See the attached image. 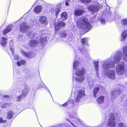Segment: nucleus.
I'll return each instance as SVG.
<instances>
[{
    "instance_id": "obj_38",
    "label": "nucleus",
    "mask_w": 127,
    "mask_h": 127,
    "mask_svg": "<svg viewBox=\"0 0 127 127\" xmlns=\"http://www.w3.org/2000/svg\"><path fill=\"white\" fill-rule=\"evenodd\" d=\"M9 105L8 103H4L1 105V108H4L6 107L7 106Z\"/></svg>"
},
{
    "instance_id": "obj_48",
    "label": "nucleus",
    "mask_w": 127,
    "mask_h": 127,
    "mask_svg": "<svg viewBox=\"0 0 127 127\" xmlns=\"http://www.w3.org/2000/svg\"><path fill=\"white\" fill-rule=\"evenodd\" d=\"M70 0H66V1H69Z\"/></svg>"
},
{
    "instance_id": "obj_29",
    "label": "nucleus",
    "mask_w": 127,
    "mask_h": 127,
    "mask_svg": "<svg viewBox=\"0 0 127 127\" xmlns=\"http://www.w3.org/2000/svg\"><path fill=\"white\" fill-rule=\"evenodd\" d=\"M98 62H94V65L95 69L96 71H97L98 70Z\"/></svg>"
},
{
    "instance_id": "obj_34",
    "label": "nucleus",
    "mask_w": 127,
    "mask_h": 127,
    "mask_svg": "<svg viewBox=\"0 0 127 127\" xmlns=\"http://www.w3.org/2000/svg\"><path fill=\"white\" fill-rule=\"evenodd\" d=\"M24 54V55H25L26 57H27L29 58H32V57L31 55V53H26L25 52H24V53H23Z\"/></svg>"
},
{
    "instance_id": "obj_46",
    "label": "nucleus",
    "mask_w": 127,
    "mask_h": 127,
    "mask_svg": "<svg viewBox=\"0 0 127 127\" xmlns=\"http://www.w3.org/2000/svg\"><path fill=\"white\" fill-rule=\"evenodd\" d=\"M67 104V102H66L63 104V105L64 106H66Z\"/></svg>"
},
{
    "instance_id": "obj_28",
    "label": "nucleus",
    "mask_w": 127,
    "mask_h": 127,
    "mask_svg": "<svg viewBox=\"0 0 127 127\" xmlns=\"http://www.w3.org/2000/svg\"><path fill=\"white\" fill-rule=\"evenodd\" d=\"M25 97V96L21 94L20 96L17 97V101H20L24 98Z\"/></svg>"
},
{
    "instance_id": "obj_16",
    "label": "nucleus",
    "mask_w": 127,
    "mask_h": 127,
    "mask_svg": "<svg viewBox=\"0 0 127 127\" xmlns=\"http://www.w3.org/2000/svg\"><path fill=\"white\" fill-rule=\"evenodd\" d=\"M127 30H125L124 31L122 35L121 40L123 41L127 37Z\"/></svg>"
},
{
    "instance_id": "obj_21",
    "label": "nucleus",
    "mask_w": 127,
    "mask_h": 127,
    "mask_svg": "<svg viewBox=\"0 0 127 127\" xmlns=\"http://www.w3.org/2000/svg\"><path fill=\"white\" fill-rule=\"evenodd\" d=\"M123 54L124 56L123 57L124 60H126V58L127 57V46L124 48Z\"/></svg>"
},
{
    "instance_id": "obj_39",
    "label": "nucleus",
    "mask_w": 127,
    "mask_h": 127,
    "mask_svg": "<svg viewBox=\"0 0 127 127\" xmlns=\"http://www.w3.org/2000/svg\"><path fill=\"white\" fill-rule=\"evenodd\" d=\"M6 122V120H3L2 118H0V123H3Z\"/></svg>"
},
{
    "instance_id": "obj_7",
    "label": "nucleus",
    "mask_w": 127,
    "mask_h": 127,
    "mask_svg": "<svg viewBox=\"0 0 127 127\" xmlns=\"http://www.w3.org/2000/svg\"><path fill=\"white\" fill-rule=\"evenodd\" d=\"M120 93L119 90H116L113 91L111 93V99L113 100L116 98L117 97Z\"/></svg>"
},
{
    "instance_id": "obj_37",
    "label": "nucleus",
    "mask_w": 127,
    "mask_h": 127,
    "mask_svg": "<svg viewBox=\"0 0 127 127\" xmlns=\"http://www.w3.org/2000/svg\"><path fill=\"white\" fill-rule=\"evenodd\" d=\"M60 8H58V9H56L55 10V12L56 15V16H58V14L60 12Z\"/></svg>"
},
{
    "instance_id": "obj_36",
    "label": "nucleus",
    "mask_w": 127,
    "mask_h": 127,
    "mask_svg": "<svg viewBox=\"0 0 127 127\" xmlns=\"http://www.w3.org/2000/svg\"><path fill=\"white\" fill-rule=\"evenodd\" d=\"M87 39L86 38H84L82 39L81 41L83 44H84L87 42Z\"/></svg>"
},
{
    "instance_id": "obj_25",
    "label": "nucleus",
    "mask_w": 127,
    "mask_h": 127,
    "mask_svg": "<svg viewBox=\"0 0 127 127\" xmlns=\"http://www.w3.org/2000/svg\"><path fill=\"white\" fill-rule=\"evenodd\" d=\"M67 14L65 12H63L61 14V17L63 20L66 19L67 17Z\"/></svg>"
},
{
    "instance_id": "obj_15",
    "label": "nucleus",
    "mask_w": 127,
    "mask_h": 127,
    "mask_svg": "<svg viewBox=\"0 0 127 127\" xmlns=\"http://www.w3.org/2000/svg\"><path fill=\"white\" fill-rule=\"evenodd\" d=\"M104 96H100L96 99V101L98 104L103 103L104 102Z\"/></svg>"
},
{
    "instance_id": "obj_17",
    "label": "nucleus",
    "mask_w": 127,
    "mask_h": 127,
    "mask_svg": "<svg viewBox=\"0 0 127 127\" xmlns=\"http://www.w3.org/2000/svg\"><path fill=\"white\" fill-rule=\"evenodd\" d=\"M38 42L35 40H31L29 41V44L31 46H34L37 45Z\"/></svg>"
},
{
    "instance_id": "obj_10",
    "label": "nucleus",
    "mask_w": 127,
    "mask_h": 127,
    "mask_svg": "<svg viewBox=\"0 0 127 127\" xmlns=\"http://www.w3.org/2000/svg\"><path fill=\"white\" fill-rule=\"evenodd\" d=\"M122 53L118 52L116 54L114 58V62L115 63H117L120 60L121 57Z\"/></svg>"
},
{
    "instance_id": "obj_20",
    "label": "nucleus",
    "mask_w": 127,
    "mask_h": 127,
    "mask_svg": "<svg viewBox=\"0 0 127 127\" xmlns=\"http://www.w3.org/2000/svg\"><path fill=\"white\" fill-rule=\"evenodd\" d=\"M11 29L12 27L11 26H7L6 28L3 31V34H5L6 33L10 32L11 30Z\"/></svg>"
},
{
    "instance_id": "obj_31",
    "label": "nucleus",
    "mask_w": 127,
    "mask_h": 127,
    "mask_svg": "<svg viewBox=\"0 0 127 127\" xmlns=\"http://www.w3.org/2000/svg\"><path fill=\"white\" fill-rule=\"evenodd\" d=\"M6 39L5 38H1V43L3 46V44H6Z\"/></svg>"
},
{
    "instance_id": "obj_6",
    "label": "nucleus",
    "mask_w": 127,
    "mask_h": 127,
    "mask_svg": "<svg viewBox=\"0 0 127 127\" xmlns=\"http://www.w3.org/2000/svg\"><path fill=\"white\" fill-rule=\"evenodd\" d=\"M114 66V64L112 62L105 61L103 65V68L105 70L112 67Z\"/></svg>"
},
{
    "instance_id": "obj_13",
    "label": "nucleus",
    "mask_w": 127,
    "mask_h": 127,
    "mask_svg": "<svg viewBox=\"0 0 127 127\" xmlns=\"http://www.w3.org/2000/svg\"><path fill=\"white\" fill-rule=\"evenodd\" d=\"M88 8L90 10L96 12L98 10L99 7L96 6H89Z\"/></svg>"
},
{
    "instance_id": "obj_35",
    "label": "nucleus",
    "mask_w": 127,
    "mask_h": 127,
    "mask_svg": "<svg viewBox=\"0 0 127 127\" xmlns=\"http://www.w3.org/2000/svg\"><path fill=\"white\" fill-rule=\"evenodd\" d=\"M83 3H88L90 2L91 0H80Z\"/></svg>"
},
{
    "instance_id": "obj_44",
    "label": "nucleus",
    "mask_w": 127,
    "mask_h": 127,
    "mask_svg": "<svg viewBox=\"0 0 127 127\" xmlns=\"http://www.w3.org/2000/svg\"><path fill=\"white\" fill-rule=\"evenodd\" d=\"M4 98H8L9 97V96L7 95H4L3 96Z\"/></svg>"
},
{
    "instance_id": "obj_33",
    "label": "nucleus",
    "mask_w": 127,
    "mask_h": 127,
    "mask_svg": "<svg viewBox=\"0 0 127 127\" xmlns=\"http://www.w3.org/2000/svg\"><path fill=\"white\" fill-rule=\"evenodd\" d=\"M46 37L44 38L42 37L40 38L39 42L42 43H44L46 42Z\"/></svg>"
},
{
    "instance_id": "obj_41",
    "label": "nucleus",
    "mask_w": 127,
    "mask_h": 127,
    "mask_svg": "<svg viewBox=\"0 0 127 127\" xmlns=\"http://www.w3.org/2000/svg\"><path fill=\"white\" fill-rule=\"evenodd\" d=\"M123 25L127 24V19H124L123 21Z\"/></svg>"
},
{
    "instance_id": "obj_23",
    "label": "nucleus",
    "mask_w": 127,
    "mask_h": 127,
    "mask_svg": "<svg viewBox=\"0 0 127 127\" xmlns=\"http://www.w3.org/2000/svg\"><path fill=\"white\" fill-rule=\"evenodd\" d=\"M100 88L99 87H96L95 88L93 91V93L94 94V95L95 98H96V94L97 92L99 90Z\"/></svg>"
},
{
    "instance_id": "obj_42",
    "label": "nucleus",
    "mask_w": 127,
    "mask_h": 127,
    "mask_svg": "<svg viewBox=\"0 0 127 127\" xmlns=\"http://www.w3.org/2000/svg\"><path fill=\"white\" fill-rule=\"evenodd\" d=\"M14 59L15 60L17 59L18 58V56L17 55H15L14 56Z\"/></svg>"
},
{
    "instance_id": "obj_32",
    "label": "nucleus",
    "mask_w": 127,
    "mask_h": 127,
    "mask_svg": "<svg viewBox=\"0 0 127 127\" xmlns=\"http://www.w3.org/2000/svg\"><path fill=\"white\" fill-rule=\"evenodd\" d=\"M118 127H127V126L125 124L123 123H120L118 124Z\"/></svg>"
},
{
    "instance_id": "obj_12",
    "label": "nucleus",
    "mask_w": 127,
    "mask_h": 127,
    "mask_svg": "<svg viewBox=\"0 0 127 127\" xmlns=\"http://www.w3.org/2000/svg\"><path fill=\"white\" fill-rule=\"evenodd\" d=\"M35 33L34 31H27L26 35L31 38L35 36Z\"/></svg>"
},
{
    "instance_id": "obj_26",
    "label": "nucleus",
    "mask_w": 127,
    "mask_h": 127,
    "mask_svg": "<svg viewBox=\"0 0 127 127\" xmlns=\"http://www.w3.org/2000/svg\"><path fill=\"white\" fill-rule=\"evenodd\" d=\"M13 113L11 111H9L7 113V119H11L12 118Z\"/></svg>"
},
{
    "instance_id": "obj_43",
    "label": "nucleus",
    "mask_w": 127,
    "mask_h": 127,
    "mask_svg": "<svg viewBox=\"0 0 127 127\" xmlns=\"http://www.w3.org/2000/svg\"><path fill=\"white\" fill-rule=\"evenodd\" d=\"M65 5L66 6H69V3L67 2V1H66L65 2Z\"/></svg>"
},
{
    "instance_id": "obj_40",
    "label": "nucleus",
    "mask_w": 127,
    "mask_h": 127,
    "mask_svg": "<svg viewBox=\"0 0 127 127\" xmlns=\"http://www.w3.org/2000/svg\"><path fill=\"white\" fill-rule=\"evenodd\" d=\"M100 22L102 24H104L105 22V21L104 19H102L100 20Z\"/></svg>"
},
{
    "instance_id": "obj_9",
    "label": "nucleus",
    "mask_w": 127,
    "mask_h": 127,
    "mask_svg": "<svg viewBox=\"0 0 127 127\" xmlns=\"http://www.w3.org/2000/svg\"><path fill=\"white\" fill-rule=\"evenodd\" d=\"M29 28V27L27 26V24L26 23L23 22L20 26V30L23 32H24L28 30Z\"/></svg>"
},
{
    "instance_id": "obj_47",
    "label": "nucleus",
    "mask_w": 127,
    "mask_h": 127,
    "mask_svg": "<svg viewBox=\"0 0 127 127\" xmlns=\"http://www.w3.org/2000/svg\"><path fill=\"white\" fill-rule=\"evenodd\" d=\"M10 49H11V51L12 52V53H13V48H11Z\"/></svg>"
},
{
    "instance_id": "obj_30",
    "label": "nucleus",
    "mask_w": 127,
    "mask_h": 127,
    "mask_svg": "<svg viewBox=\"0 0 127 127\" xmlns=\"http://www.w3.org/2000/svg\"><path fill=\"white\" fill-rule=\"evenodd\" d=\"M60 36L63 37H65L67 36V34L65 32L63 31L62 32H61L60 33Z\"/></svg>"
},
{
    "instance_id": "obj_11",
    "label": "nucleus",
    "mask_w": 127,
    "mask_h": 127,
    "mask_svg": "<svg viewBox=\"0 0 127 127\" xmlns=\"http://www.w3.org/2000/svg\"><path fill=\"white\" fill-rule=\"evenodd\" d=\"M65 25L64 22L63 21L59 22L57 24L55 25V29L57 30H58L61 27H64Z\"/></svg>"
},
{
    "instance_id": "obj_24",
    "label": "nucleus",
    "mask_w": 127,
    "mask_h": 127,
    "mask_svg": "<svg viewBox=\"0 0 127 127\" xmlns=\"http://www.w3.org/2000/svg\"><path fill=\"white\" fill-rule=\"evenodd\" d=\"M80 64L79 62L78 61H76L74 62L73 64V67L75 70L78 68V66Z\"/></svg>"
},
{
    "instance_id": "obj_14",
    "label": "nucleus",
    "mask_w": 127,
    "mask_h": 127,
    "mask_svg": "<svg viewBox=\"0 0 127 127\" xmlns=\"http://www.w3.org/2000/svg\"><path fill=\"white\" fill-rule=\"evenodd\" d=\"M42 10V7L40 5H38L34 8V10L35 13L38 14Z\"/></svg>"
},
{
    "instance_id": "obj_1",
    "label": "nucleus",
    "mask_w": 127,
    "mask_h": 127,
    "mask_svg": "<svg viewBox=\"0 0 127 127\" xmlns=\"http://www.w3.org/2000/svg\"><path fill=\"white\" fill-rule=\"evenodd\" d=\"M77 26L78 27L81 28L87 31H89L91 28L88 19L84 17L79 19L77 22Z\"/></svg>"
},
{
    "instance_id": "obj_19",
    "label": "nucleus",
    "mask_w": 127,
    "mask_h": 127,
    "mask_svg": "<svg viewBox=\"0 0 127 127\" xmlns=\"http://www.w3.org/2000/svg\"><path fill=\"white\" fill-rule=\"evenodd\" d=\"M40 22L43 24H45L47 23L46 18L43 16H41L39 18Z\"/></svg>"
},
{
    "instance_id": "obj_4",
    "label": "nucleus",
    "mask_w": 127,
    "mask_h": 127,
    "mask_svg": "<svg viewBox=\"0 0 127 127\" xmlns=\"http://www.w3.org/2000/svg\"><path fill=\"white\" fill-rule=\"evenodd\" d=\"M105 74L111 79H113L115 78V72L114 71L108 70L104 71Z\"/></svg>"
},
{
    "instance_id": "obj_18",
    "label": "nucleus",
    "mask_w": 127,
    "mask_h": 127,
    "mask_svg": "<svg viewBox=\"0 0 127 127\" xmlns=\"http://www.w3.org/2000/svg\"><path fill=\"white\" fill-rule=\"evenodd\" d=\"M83 11L81 9H77L74 12V14L75 15L78 16H80L83 13Z\"/></svg>"
},
{
    "instance_id": "obj_3",
    "label": "nucleus",
    "mask_w": 127,
    "mask_h": 127,
    "mask_svg": "<svg viewBox=\"0 0 127 127\" xmlns=\"http://www.w3.org/2000/svg\"><path fill=\"white\" fill-rule=\"evenodd\" d=\"M116 123L115 122V118L114 114H111L110 115L107 126L110 127H115Z\"/></svg>"
},
{
    "instance_id": "obj_8",
    "label": "nucleus",
    "mask_w": 127,
    "mask_h": 127,
    "mask_svg": "<svg viewBox=\"0 0 127 127\" xmlns=\"http://www.w3.org/2000/svg\"><path fill=\"white\" fill-rule=\"evenodd\" d=\"M76 99V101L78 102L80 101L81 97L85 95V92L83 91L79 90Z\"/></svg>"
},
{
    "instance_id": "obj_5",
    "label": "nucleus",
    "mask_w": 127,
    "mask_h": 127,
    "mask_svg": "<svg viewBox=\"0 0 127 127\" xmlns=\"http://www.w3.org/2000/svg\"><path fill=\"white\" fill-rule=\"evenodd\" d=\"M125 69L124 65L119 64L117 66L116 71L118 75H122L125 72Z\"/></svg>"
},
{
    "instance_id": "obj_22",
    "label": "nucleus",
    "mask_w": 127,
    "mask_h": 127,
    "mask_svg": "<svg viewBox=\"0 0 127 127\" xmlns=\"http://www.w3.org/2000/svg\"><path fill=\"white\" fill-rule=\"evenodd\" d=\"M29 91V90L27 89V86H26L22 90V94L25 96H26L27 93H28V91Z\"/></svg>"
},
{
    "instance_id": "obj_45",
    "label": "nucleus",
    "mask_w": 127,
    "mask_h": 127,
    "mask_svg": "<svg viewBox=\"0 0 127 127\" xmlns=\"http://www.w3.org/2000/svg\"><path fill=\"white\" fill-rule=\"evenodd\" d=\"M70 123L74 127H77L73 123H71V122H70Z\"/></svg>"
},
{
    "instance_id": "obj_2",
    "label": "nucleus",
    "mask_w": 127,
    "mask_h": 127,
    "mask_svg": "<svg viewBox=\"0 0 127 127\" xmlns=\"http://www.w3.org/2000/svg\"><path fill=\"white\" fill-rule=\"evenodd\" d=\"M75 74L78 77L75 78V79L77 82H81L84 79V75L85 74V70L83 68H78L76 70Z\"/></svg>"
},
{
    "instance_id": "obj_27",
    "label": "nucleus",
    "mask_w": 127,
    "mask_h": 127,
    "mask_svg": "<svg viewBox=\"0 0 127 127\" xmlns=\"http://www.w3.org/2000/svg\"><path fill=\"white\" fill-rule=\"evenodd\" d=\"M25 63V61L24 60H22L21 61L17 62V65L18 66H21V65L24 64Z\"/></svg>"
}]
</instances>
